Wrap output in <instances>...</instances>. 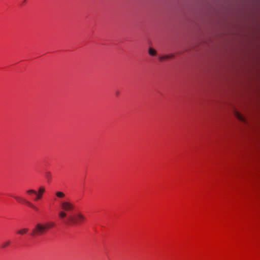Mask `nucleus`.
<instances>
[{"mask_svg":"<svg viewBox=\"0 0 260 260\" xmlns=\"http://www.w3.org/2000/svg\"><path fill=\"white\" fill-rule=\"evenodd\" d=\"M27 206H29V207L32 208L34 210H35L36 211L38 210V209L36 206H35L31 203V205H27Z\"/></svg>","mask_w":260,"mask_h":260,"instance_id":"15","label":"nucleus"},{"mask_svg":"<svg viewBox=\"0 0 260 260\" xmlns=\"http://www.w3.org/2000/svg\"><path fill=\"white\" fill-rule=\"evenodd\" d=\"M234 115L235 117L240 121L242 122L245 121V118L238 111L235 110L234 111Z\"/></svg>","mask_w":260,"mask_h":260,"instance_id":"6","label":"nucleus"},{"mask_svg":"<svg viewBox=\"0 0 260 260\" xmlns=\"http://www.w3.org/2000/svg\"><path fill=\"white\" fill-rule=\"evenodd\" d=\"M10 243V241H6L5 242H4L2 245H1V247H7V246H8Z\"/></svg>","mask_w":260,"mask_h":260,"instance_id":"13","label":"nucleus"},{"mask_svg":"<svg viewBox=\"0 0 260 260\" xmlns=\"http://www.w3.org/2000/svg\"><path fill=\"white\" fill-rule=\"evenodd\" d=\"M60 209L67 212L73 210L74 208V205L68 201H61L60 203Z\"/></svg>","mask_w":260,"mask_h":260,"instance_id":"4","label":"nucleus"},{"mask_svg":"<svg viewBox=\"0 0 260 260\" xmlns=\"http://www.w3.org/2000/svg\"><path fill=\"white\" fill-rule=\"evenodd\" d=\"M148 53L150 55L154 56L156 54V51L152 48H149L148 49Z\"/></svg>","mask_w":260,"mask_h":260,"instance_id":"12","label":"nucleus"},{"mask_svg":"<svg viewBox=\"0 0 260 260\" xmlns=\"http://www.w3.org/2000/svg\"><path fill=\"white\" fill-rule=\"evenodd\" d=\"M47 231L44 223H37L32 230L31 235L32 236H40L43 234Z\"/></svg>","mask_w":260,"mask_h":260,"instance_id":"2","label":"nucleus"},{"mask_svg":"<svg viewBox=\"0 0 260 260\" xmlns=\"http://www.w3.org/2000/svg\"><path fill=\"white\" fill-rule=\"evenodd\" d=\"M45 191L44 187L41 186L39 188L38 191L37 192L34 189H29L26 191V193L28 194H34L36 195V198L34 199L35 201L40 199L43 195V193Z\"/></svg>","mask_w":260,"mask_h":260,"instance_id":"3","label":"nucleus"},{"mask_svg":"<svg viewBox=\"0 0 260 260\" xmlns=\"http://www.w3.org/2000/svg\"><path fill=\"white\" fill-rule=\"evenodd\" d=\"M28 231V229L24 228L17 231V233L20 235H24Z\"/></svg>","mask_w":260,"mask_h":260,"instance_id":"11","label":"nucleus"},{"mask_svg":"<svg viewBox=\"0 0 260 260\" xmlns=\"http://www.w3.org/2000/svg\"><path fill=\"white\" fill-rule=\"evenodd\" d=\"M17 202L20 203H24L27 205H31V203L22 197L19 196H12Z\"/></svg>","mask_w":260,"mask_h":260,"instance_id":"5","label":"nucleus"},{"mask_svg":"<svg viewBox=\"0 0 260 260\" xmlns=\"http://www.w3.org/2000/svg\"><path fill=\"white\" fill-rule=\"evenodd\" d=\"M46 178L49 180L50 179L51 175V173L49 172L46 173L45 175Z\"/></svg>","mask_w":260,"mask_h":260,"instance_id":"14","label":"nucleus"},{"mask_svg":"<svg viewBox=\"0 0 260 260\" xmlns=\"http://www.w3.org/2000/svg\"><path fill=\"white\" fill-rule=\"evenodd\" d=\"M58 216L60 219H63L67 216V212L61 209L58 213Z\"/></svg>","mask_w":260,"mask_h":260,"instance_id":"8","label":"nucleus"},{"mask_svg":"<svg viewBox=\"0 0 260 260\" xmlns=\"http://www.w3.org/2000/svg\"><path fill=\"white\" fill-rule=\"evenodd\" d=\"M56 196L58 198H62L64 197L65 194L64 193L60 191H57L55 192Z\"/></svg>","mask_w":260,"mask_h":260,"instance_id":"10","label":"nucleus"},{"mask_svg":"<svg viewBox=\"0 0 260 260\" xmlns=\"http://www.w3.org/2000/svg\"><path fill=\"white\" fill-rule=\"evenodd\" d=\"M45 228H46V230L47 231L48 229L51 228H53L54 227L55 225V224L54 222L53 221H49V222H47L45 223H44Z\"/></svg>","mask_w":260,"mask_h":260,"instance_id":"7","label":"nucleus"},{"mask_svg":"<svg viewBox=\"0 0 260 260\" xmlns=\"http://www.w3.org/2000/svg\"><path fill=\"white\" fill-rule=\"evenodd\" d=\"M173 57H174V54H167V55H164V56H160L159 57V59L160 61H161V60H164V59H169V58H173Z\"/></svg>","mask_w":260,"mask_h":260,"instance_id":"9","label":"nucleus"},{"mask_svg":"<svg viewBox=\"0 0 260 260\" xmlns=\"http://www.w3.org/2000/svg\"><path fill=\"white\" fill-rule=\"evenodd\" d=\"M85 220V217L81 213H78L74 215H70L68 217V221H66V224L70 225L78 224L83 222Z\"/></svg>","mask_w":260,"mask_h":260,"instance_id":"1","label":"nucleus"}]
</instances>
